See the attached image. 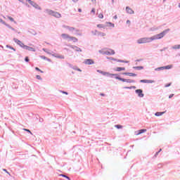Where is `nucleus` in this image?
Returning a JSON list of instances; mask_svg holds the SVG:
<instances>
[{
    "instance_id": "423d86ee",
    "label": "nucleus",
    "mask_w": 180,
    "mask_h": 180,
    "mask_svg": "<svg viewBox=\"0 0 180 180\" xmlns=\"http://www.w3.org/2000/svg\"><path fill=\"white\" fill-rule=\"evenodd\" d=\"M14 41L18 44V45H20L22 48L24 49V46H25L22 41H20V40L17 39H13Z\"/></svg>"
},
{
    "instance_id": "13d9d810",
    "label": "nucleus",
    "mask_w": 180,
    "mask_h": 180,
    "mask_svg": "<svg viewBox=\"0 0 180 180\" xmlns=\"http://www.w3.org/2000/svg\"><path fill=\"white\" fill-rule=\"evenodd\" d=\"M125 89H131V87H125Z\"/></svg>"
},
{
    "instance_id": "bf43d9fd",
    "label": "nucleus",
    "mask_w": 180,
    "mask_h": 180,
    "mask_svg": "<svg viewBox=\"0 0 180 180\" xmlns=\"http://www.w3.org/2000/svg\"><path fill=\"white\" fill-rule=\"evenodd\" d=\"M160 151H162V149H160L158 152L160 153Z\"/></svg>"
},
{
    "instance_id": "4d7b16f0",
    "label": "nucleus",
    "mask_w": 180,
    "mask_h": 180,
    "mask_svg": "<svg viewBox=\"0 0 180 180\" xmlns=\"http://www.w3.org/2000/svg\"><path fill=\"white\" fill-rule=\"evenodd\" d=\"M74 2H77L79 0H72Z\"/></svg>"
},
{
    "instance_id": "a19ab883",
    "label": "nucleus",
    "mask_w": 180,
    "mask_h": 180,
    "mask_svg": "<svg viewBox=\"0 0 180 180\" xmlns=\"http://www.w3.org/2000/svg\"><path fill=\"white\" fill-rule=\"evenodd\" d=\"M43 51H45V52H46L47 53L50 54V53L48 52L47 49H44Z\"/></svg>"
},
{
    "instance_id": "2eb2a0df",
    "label": "nucleus",
    "mask_w": 180,
    "mask_h": 180,
    "mask_svg": "<svg viewBox=\"0 0 180 180\" xmlns=\"http://www.w3.org/2000/svg\"><path fill=\"white\" fill-rule=\"evenodd\" d=\"M85 63L87 64V65H91V64H94V60H91V59H87L85 61Z\"/></svg>"
},
{
    "instance_id": "5701e85b",
    "label": "nucleus",
    "mask_w": 180,
    "mask_h": 180,
    "mask_svg": "<svg viewBox=\"0 0 180 180\" xmlns=\"http://www.w3.org/2000/svg\"><path fill=\"white\" fill-rule=\"evenodd\" d=\"M105 24H107V25H108V26H110V27H115V25L112 24V23H111V22H105Z\"/></svg>"
},
{
    "instance_id": "6e6552de",
    "label": "nucleus",
    "mask_w": 180,
    "mask_h": 180,
    "mask_svg": "<svg viewBox=\"0 0 180 180\" xmlns=\"http://www.w3.org/2000/svg\"><path fill=\"white\" fill-rule=\"evenodd\" d=\"M26 1H27L32 6H33L34 8H39V6L37 4H35L34 2H33L32 1H31V0H26Z\"/></svg>"
},
{
    "instance_id": "09e8293b",
    "label": "nucleus",
    "mask_w": 180,
    "mask_h": 180,
    "mask_svg": "<svg viewBox=\"0 0 180 180\" xmlns=\"http://www.w3.org/2000/svg\"><path fill=\"white\" fill-rule=\"evenodd\" d=\"M35 69H36L37 70L39 71V72L41 71V70H40L39 68H36Z\"/></svg>"
},
{
    "instance_id": "37998d69",
    "label": "nucleus",
    "mask_w": 180,
    "mask_h": 180,
    "mask_svg": "<svg viewBox=\"0 0 180 180\" xmlns=\"http://www.w3.org/2000/svg\"><path fill=\"white\" fill-rule=\"evenodd\" d=\"M118 62L125 63H128L127 61H124V60H118Z\"/></svg>"
},
{
    "instance_id": "9d476101",
    "label": "nucleus",
    "mask_w": 180,
    "mask_h": 180,
    "mask_svg": "<svg viewBox=\"0 0 180 180\" xmlns=\"http://www.w3.org/2000/svg\"><path fill=\"white\" fill-rule=\"evenodd\" d=\"M23 49H27V50H28V51H34V52H35V49H34V48H32V47H30V46H25H25L23 47Z\"/></svg>"
},
{
    "instance_id": "473e14b6",
    "label": "nucleus",
    "mask_w": 180,
    "mask_h": 180,
    "mask_svg": "<svg viewBox=\"0 0 180 180\" xmlns=\"http://www.w3.org/2000/svg\"><path fill=\"white\" fill-rule=\"evenodd\" d=\"M56 57L58 58H61V59H64L65 58V57L63 56H57Z\"/></svg>"
},
{
    "instance_id": "6e6d98bb",
    "label": "nucleus",
    "mask_w": 180,
    "mask_h": 180,
    "mask_svg": "<svg viewBox=\"0 0 180 180\" xmlns=\"http://www.w3.org/2000/svg\"><path fill=\"white\" fill-rule=\"evenodd\" d=\"M78 11H79V13H81V12H82V9L79 8V9L78 10Z\"/></svg>"
},
{
    "instance_id": "393cba45",
    "label": "nucleus",
    "mask_w": 180,
    "mask_h": 180,
    "mask_svg": "<svg viewBox=\"0 0 180 180\" xmlns=\"http://www.w3.org/2000/svg\"><path fill=\"white\" fill-rule=\"evenodd\" d=\"M73 49H74L76 51H80V52H82V50H81L79 48H78L77 46H75Z\"/></svg>"
},
{
    "instance_id": "052dcab7",
    "label": "nucleus",
    "mask_w": 180,
    "mask_h": 180,
    "mask_svg": "<svg viewBox=\"0 0 180 180\" xmlns=\"http://www.w3.org/2000/svg\"><path fill=\"white\" fill-rule=\"evenodd\" d=\"M39 72H41V73H44V72H43V71H41H41H39Z\"/></svg>"
},
{
    "instance_id": "f03ea898",
    "label": "nucleus",
    "mask_w": 180,
    "mask_h": 180,
    "mask_svg": "<svg viewBox=\"0 0 180 180\" xmlns=\"http://www.w3.org/2000/svg\"><path fill=\"white\" fill-rule=\"evenodd\" d=\"M169 30H166L163 32H162L160 34H158L153 37H152V40H156V39H160L165 37V35L168 32Z\"/></svg>"
},
{
    "instance_id": "f8f14e48",
    "label": "nucleus",
    "mask_w": 180,
    "mask_h": 180,
    "mask_svg": "<svg viewBox=\"0 0 180 180\" xmlns=\"http://www.w3.org/2000/svg\"><path fill=\"white\" fill-rule=\"evenodd\" d=\"M140 82H141V83H153L154 81L148 80V79H141V80H140Z\"/></svg>"
},
{
    "instance_id": "b1692460",
    "label": "nucleus",
    "mask_w": 180,
    "mask_h": 180,
    "mask_svg": "<svg viewBox=\"0 0 180 180\" xmlns=\"http://www.w3.org/2000/svg\"><path fill=\"white\" fill-rule=\"evenodd\" d=\"M105 25H102V24H98V25H97V27H98V28H105Z\"/></svg>"
},
{
    "instance_id": "a211bd4d",
    "label": "nucleus",
    "mask_w": 180,
    "mask_h": 180,
    "mask_svg": "<svg viewBox=\"0 0 180 180\" xmlns=\"http://www.w3.org/2000/svg\"><path fill=\"white\" fill-rule=\"evenodd\" d=\"M125 70H126L125 68H115V71H117V72H121V71Z\"/></svg>"
},
{
    "instance_id": "72a5a7b5",
    "label": "nucleus",
    "mask_w": 180,
    "mask_h": 180,
    "mask_svg": "<svg viewBox=\"0 0 180 180\" xmlns=\"http://www.w3.org/2000/svg\"><path fill=\"white\" fill-rule=\"evenodd\" d=\"M171 85H172V83L170 82V83H169V84H165V87H169V86H170Z\"/></svg>"
},
{
    "instance_id": "dca6fc26",
    "label": "nucleus",
    "mask_w": 180,
    "mask_h": 180,
    "mask_svg": "<svg viewBox=\"0 0 180 180\" xmlns=\"http://www.w3.org/2000/svg\"><path fill=\"white\" fill-rule=\"evenodd\" d=\"M53 16H54L56 18H61V15L58 12H53Z\"/></svg>"
},
{
    "instance_id": "603ef678",
    "label": "nucleus",
    "mask_w": 180,
    "mask_h": 180,
    "mask_svg": "<svg viewBox=\"0 0 180 180\" xmlns=\"http://www.w3.org/2000/svg\"><path fill=\"white\" fill-rule=\"evenodd\" d=\"M10 49H11L13 51H15V49L14 48H13V47H10Z\"/></svg>"
},
{
    "instance_id": "7c9ffc66",
    "label": "nucleus",
    "mask_w": 180,
    "mask_h": 180,
    "mask_svg": "<svg viewBox=\"0 0 180 180\" xmlns=\"http://www.w3.org/2000/svg\"><path fill=\"white\" fill-rule=\"evenodd\" d=\"M98 18L103 19V15L102 13L98 14Z\"/></svg>"
},
{
    "instance_id": "f3484780",
    "label": "nucleus",
    "mask_w": 180,
    "mask_h": 180,
    "mask_svg": "<svg viewBox=\"0 0 180 180\" xmlns=\"http://www.w3.org/2000/svg\"><path fill=\"white\" fill-rule=\"evenodd\" d=\"M146 131H147V129H140V130L138 131V133L136 134V135H140L141 134L144 133Z\"/></svg>"
},
{
    "instance_id": "2f4dec72",
    "label": "nucleus",
    "mask_w": 180,
    "mask_h": 180,
    "mask_svg": "<svg viewBox=\"0 0 180 180\" xmlns=\"http://www.w3.org/2000/svg\"><path fill=\"white\" fill-rule=\"evenodd\" d=\"M5 25H6V24H5ZM6 25L7 27H8L11 30H12L16 32V30H15L14 28H13L12 27L9 26L8 25Z\"/></svg>"
},
{
    "instance_id": "c03bdc74",
    "label": "nucleus",
    "mask_w": 180,
    "mask_h": 180,
    "mask_svg": "<svg viewBox=\"0 0 180 180\" xmlns=\"http://www.w3.org/2000/svg\"><path fill=\"white\" fill-rule=\"evenodd\" d=\"M37 78L38 79H41V77L39 75H37Z\"/></svg>"
},
{
    "instance_id": "79ce46f5",
    "label": "nucleus",
    "mask_w": 180,
    "mask_h": 180,
    "mask_svg": "<svg viewBox=\"0 0 180 180\" xmlns=\"http://www.w3.org/2000/svg\"><path fill=\"white\" fill-rule=\"evenodd\" d=\"M25 61H26V62H29V61H30V60H29V58H28V57H26V58H25Z\"/></svg>"
},
{
    "instance_id": "ddd939ff",
    "label": "nucleus",
    "mask_w": 180,
    "mask_h": 180,
    "mask_svg": "<svg viewBox=\"0 0 180 180\" xmlns=\"http://www.w3.org/2000/svg\"><path fill=\"white\" fill-rule=\"evenodd\" d=\"M124 75H128V76H129V77H136V76H137L136 74L130 73V72H125V73H124Z\"/></svg>"
},
{
    "instance_id": "de8ad7c7",
    "label": "nucleus",
    "mask_w": 180,
    "mask_h": 180,
    "mask_svg": "<svg viewBox=\"0 0 180 180\" xmlns=\"http://www.w3.org/2000/svg\"><path fill=\"white\" fill-rule=\"evenodd\" d=\"M130 20H127V24H130Z\"/></svg>"
},
{
    "instance_id": "4c0bfd02",
    "label": "nucleus",
    "mask_w": 180,
    "mask_h": 180,
    "mask_svg": "<svg viewBox=\"0 0 180 180\" xmlns=\"http://www.w3.org/2000/svg\"><path fill=\"white\" fill-rule=\"evenodd\" d=\"M25 131H27L28 132H30L32 135V133L30 131V130L29 129H23Z\"/></svg>"
},
{
    "instance_id": "864d4df0",
    "label": "nucleus",
    "mask_w": 180,
    "mask_h": 180,
    "mask_svg": "<svg viewBox=\"0 0 180 180\" xmlns=\"http://www.w3.org/2000/svg\"><path fill=\"white\" fill-rule=\"evenodd\" d=\"M63 94H65L66 95H68V94L65 91H62Z\"/></svg>"
},
{
    "instance_id": "f704fd0d",
    "label": "nucleus",
    "mask_w": 180,
    "mask_h": 180,
    "mask_svg": "<svg viewBox=\"0 0 180 180\" xmlns=\"http://www.w3.org/2000/svg\"><path fill=\"white\" fill-rule=\"evenodd\" d=\"M134 69L141 70V69H143V67H134Z\"/></svg>"
},
{
    "instance_id": "9b49d317",
    "label": "nucleus",
    "mask_w": 180,
    "mask_h": 180,
    "mask_svg": "<svg viewBox=\"0 0 180 180\" xmlns=\"http://www.w3.org/2000/svg\"><path fill=\"white\" fill-rule=\"evenodd\" d=\"M61 37L64 39H70V36L68 35V34H62Z\"/></svg>"
},
{
    "instance_id": "c9c22d12",
    "label": "nucleus",
    "mask_w": 180,
    "mask_h": 180,
    "mask_svg": "<svg viewBox=\"0 0 180 180\" xmlns=\"http://www.w3.org/2000/svg\"><path fill=\"white\" fill-rule=\"evenodd\" d=\"M96 12L95 8L91 9V13L94 15Z\"/></svg>"
},
{
    "instance_id": "7ed1b4c3",
    "label": "nucleus",
    "mask_w": 180,
    "mask_h": 180,
    "mask_svg": "<svg viewBox=\"0 0 180 180\" xmlns=\"http://www.w3.org/2000/svg\"><path fill=\"white\" fill-rule=\"evenodd\" d=\"M115 79L120 80V81H122L123 82H127V83H134L135 81L133 80V79H123V78H121V77H115Z\"/></svg>"
},
{
    "instance_id": "49530a36",
    "label": "nucleus",
    "mask_w": 180,
    "mask_h": 180,
    "mask_svg": "<svg viewBox=\"0 0 180 180\" xmlns=\"http://www.w3.org/2000/svg\"><path fill=\"white\" fill-rule=\"evenodd\" d=\"M160 152H156L155 154V157H157L158 155Z\"/></svg>"
},
{
    "instance_id": "f257e3e1",
    "label": "nucleus",
    "mask_w": 180,
    "mask_h": 180,
    "mask_svg": "<svg viewBox=\"0 0 180 180\" xmlns=\"http://www.w3.org/2000/svg\"><path fill=\"white\" fill-rule=\"evenodd\" d=\"M153 41V38L152 37H143V38H141L139 39H138L136 41V42L139 44H146V43H149V42H151Z\"/></svg>"
},
{
    "instance_id": "bb28decb",
    "label": "nucleus",
    "mask_w": 180,
    "mask_h": 180,
    "mask_svg": "<svg viewBox=\"0 0 180 180\" xmlns=\"http://www.w3.org/2000/svg\"><path fill=\"white\" fill-rule=\"evenodd\" d=\"M174 49H180V45H175L173 46Z\"/></svg>"
},
{
    "instance_id": "4468645a",
    "label": "nucleus",
    "mask_w": 180,
    "mask_h": 180,
    "mask_svg": "<svg viewBox=\"0 0 180 180\" xmlns=\"http://www.w3.org/2000/svg\"><path fill=\"white\" fill-rule=\"evenodd\" d=\"M127 13L129 14H133L134 13V11L131 8L127 7Z\"/></svg>"
},
{
    "instance_id": "e2e57ef3",
    "label": "nucleus",
    "mask_w": 180,
    "mask_h": 180,
    "mask_svg": "<svg viewBox=\"0 0 180 180\" xmlns=\"http://www.w3.org/2000/svg\"><path fill=\"white\" fill-rule=\"evenodd\" d=\"M79 71H81L79 69L78 70Z\"/></svg>"
},
{
    "instance_id": "0eeeda50",
    "label": "nucleus",
    "mask_w": 180,
    "mask_h": 180,
    "mask_svg": "<svg viewBox=\"0 0 180 180\" xmlns=\"http://www.w3.org/2000/svg\"><path fill=\"white\" fill-rule=\"evenodd\" d=\"M135 92H136V94H138V96L139 97H143L144 94H143V91L141 89H137L136 91H135Z\"/></svg>"
},
{
    "instance_id": "58836bf2",
    "label": "nucleus",
    "mask_w": 180,
    "mask_h": 180,
    "mask_svg": "<svg viewBox=\"0 0 180 180\" xmlns=\"http://www.w3.org/2000/svg\"><path fill=\"white\" fill-rule=\"evenodd\" d=\"M41 58L44 59V60H46V59H47L44 56H41Z\"/></svg>"
},
{
    "instance_id": "8fccbe9b",
    "label": "nucleus",
    "mask_w": 180,
    "mask_h": 180,
    "mask_svg": "<svg viewBox=\"0 0 180 180\" xmlns=\"http://www.w3.org/2000/svg\"><path fill=\"white\" fill-rule=\"evenodd\" d=\"M114 19L117 20V15L114 16Z\"/></svg>"
},
{
    "instance_id": "412c9836",
    "label": "nucleus",
    "mask_w": 180,
    "mask_h": 180,
    "mask_svg": "<svg viewBox=\"0 0 180 180\" xmlns=\"http://www.w3.org/2000/svg\"><path fill=\"white\" fill-rule=\"evenodd\" d=\"M46 12L48 14L53 15L54 14V11H51V10H46Z\"/></svg>"
},
{
    "instance_id": "6ab92c4d",
    "label": "nucleus",
    "mask_w": 180,
    "mask_h": 180,
    "mask_svg": "<svg viewBox=\"0 0 180 180\" xmlns=\"http://www.w3.org/2000/svg\"><path fill=\"white\" fill-rule=\"evenodd\" d=\"M165 113V112H158L155 113V115L158 117V116L162 115Z\"/></svg>"
},
{
    "instance_id": "a18cd8bd",
    "label": "nucleus",
    "mask_w": 180,
    "mask_h": 180,
    "mask_svg": "<svg viewBox=\"0 0 180 180\" xmlns=\"http://www.w3.org/2000/svg\"><path fill=\"white\" fill-rule=\"evenodd\" d=\"M3 171H4L5 172H6L7 174H8L10 175L9 172H7V170L6 169H4Z\"/></svg>"
},
{
    "instance_id": "39448f33",
    "label": "nucleus",
    "mask_w": 180,
    "mask_h": 180,
    "mask_svg": "<svg viewBox=\"0 0 180 180\" xmlns=\"http://www.w3.org/2000/svg\"><path fill=\"white\" fill-rule=\"evenodd\" d=\"M99 52L103 54H107V55H114L115 53V51H113L112 49H110V50H108V51H105L104 53H103L102 51H100Z\"/></svg>"
},
{
    "instance_id": "c756f323",
    "label": "nucleus",
    "mask_w": 180,
    "mask_h": 180,
    "mask_svg": "<svg viewBox=\"0 0 180 180\" xmlns=\"http://www.w3.org/2000/svg\"><path fill=\"white\" fill-rule=\"evenodd\" d=\"M165 70V67H161V68H158L157 69H155V70Z\"/></svg>"
},
{
    "instance_id": "5fc2aeb1",
    "label": "nucleus",
    "mask_w": 180,
    "mask_h": 180,
    "mask_svg": "<svg viewBox=\"0 0 180 180\" xmlns=\"http://www.w3.org/2000/svg\"><path fill=\"white\" fill-rule=\"evenodd\" d=\"M48 61H49V62H51V59H49V58H47L46 59Z\"/></svg>"
},
{
    "instance_id": "aec40b11",
    "label": "nucleus",
    "mask_w": 180,
    "mask_h": 180,
    "mask_svg": "<svg viewBox=\"0 0 180 180\" xmlns=\"http://www.w3.org/2000/svg\"><path fill=\"white\" fill-rule=\"evenodd\" d=\"M69 40H72L74 42H77L78 41V39L76 37H70V39Z\"/></svg>"
},
{
    "instance_id": "e433bc0d",
    "label": "nucleus",
    "mask_w": 180,
    "mask_h": 180,
    "mask_svg": "<svg viewBox=\"0 0 180 180\" xmlns=\"http://www.w3.org/2000/svg\"><path fill=\"white\" fill-rule=\"evenodd\" d=\"M100 35H101V37H104V36H105V35H106V34H105V33L102 32V33H100Z\"/></svg>"
},
{
    "instance_id": "3c124183",
    "label": "nucleus",
    "mask_w": 180,
    "mask_h": 180,
    "mask_svg": "<svg viewBox=\"0 0 180 180\" xmlns=\"http://www.w3.org/2000/svg\"><path fill=\"white\" fill-rule=\"evenodd\" d=\"M100 95H101V96H105V94H100Z\"/></svg>"
},
{
    "instance_id": "20e7f679",
    "label": "nucleus",
    "mask_w": 180,
    "mask_h": 180,
    "mask_svg": "<svg viewBox=\"0 0 180 180\" xmlns=\"http://www.w3.org/2000/svg\"><path fill=\"white\" fill-rule=\"evenodd\" d=\"M101 74H103V75H105V76H108V77H112V76H115V77H117V74H110L108 72H101V71H97Z\"/></svg>"
},
{
    "instance_id": "680f3d73",
    "label": "nucleus",
    "mask_w": 180,
    "mask_h": 180,
    "mask_svg": "<svg viewBox=\"0 0 180 180\" xmlns=\"http://www.w3.org/2000/svg\"><path fill=\"white\" fill-rule=\"evenodd\" d=\"M179 8H180V3H179Z\"/></svg>"
},
{
    "instance_id": "cd10ccee",
    "label": "nucleus",
    "mask_w": 180,
    "mask_h": 180,
    "mask_svg": "<svg viewBox=\"0 0 180 180\" xmlns=\"http://www.w3.org/2000/svg\"><path fill=\"white\" fill-rule=\"evenodd\" d=\"M60 176H63L64 178H66L67 179L70 180V177H68V176H66L65 174H60Z\"/></svg>"
},
{
    "instance_id": "a878e982",
    "label": "nucleus",
    "mask_w": 180,
    "mask_h": 180,
    "mask_svg": "<svg viewBox=\"0 0 180 180\" xmlns=\"http://www.w3.org/2000/svg\"><path fill=\"white\" fill-rule=\"evenodd\" d=\"M8 18L11 21V22H14V23H17L15 20H14V19L13 18H11V17H10V16H8Z\"/></svg>"
},
{
    "instance_id": "ea45409f",
    "label": "nucleus",
    "mask_w": 180,
    "mask_h": 180,
    "mask_svg": "<svg viewBox=\"0 0 180 180\" xmlns=\"http://www.w3.org/2000/svg\"><path fill=\"white\" fill-rule=\"evenodd\" d=\"M174 96V94H170V95L169 96V98H172Z\"/></svg>"
},
{
    "instance_id": "1a4fd4ad",
    "label": "nucleus",
    "mask_w": 180,
    "mask_h": 180,
    "mask_svg": "<svg viewBox=\"0 0 180 180\" xmlns=\"http://www.w3.org/2000/svg\"><path fill=\"white\" fill-rule=\"evenodd\" d=\"M63 27L68 29L70 32H73V31L79 32V30H76L75 27L65 26V25H64Z\"/></svg>"
},
{
    "instance_id": "4be33fe9",
    "label": "nucleus",
    "mask_w": 180,
    "mask_h": 180,
    "mask_svg": "<svg viewBox=\"0 0 180 180\" xmlns=\"http://www.w3.org/2000/svg\"><path fill=\"white\" fill-rule=\"evenodd\" d=\"M172 67H173V65H169L165 66L164 68H165V70H169V69L172 68Z\"/></svg>"
},
{
    "instance_id": "c85d7f7f",
    "label": "nucleus",
    "mask_w": 180,
    "mask_h": 180,
    "mask_svg": "<svg viewBox=\"0 0 180 180\" xmlns=\"http://www.w3.org/2000/svg\"><path fill=\"white\" fill-rule=\"evenodd\" d=\"M115 127H117V129H122L123 127L120 124H117L115 125Z\"/></svg>"
}]
</instances>
